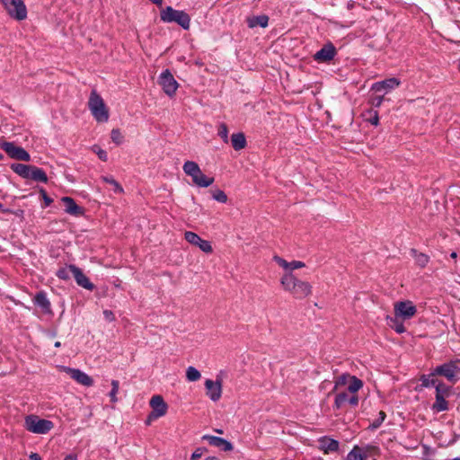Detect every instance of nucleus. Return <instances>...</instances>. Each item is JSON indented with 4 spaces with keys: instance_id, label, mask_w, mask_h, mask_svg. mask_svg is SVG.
Segmentation results:
<instances>
[{
    "instance_id": "obj_1",
    "label": "nucleus",
    "mask_w": 460,
    "mask_h": 460,
    "mask_svg": "<svg viewBox=\"0 0 460 460\" xmlns=\"http://www.w3.org/2000/svg\"><path fill=\"white\" fill-rule=\"evenodd\" d=\"M280 284L284 290L296 299L305 298L312 293L310 283L297 279L292 272L285 273L280 279Z\"/></svg>"
},
{
    "instance_id": "obj_2",
    "label": "nucleus",
    "mask_w": 460,
    "mask_h": 460,
    "mask_svg": "<svg viewBox=\"0 0 460 460\" xmlns=\"http://www.w3.org/2000/svg\"><path fill=\"white\" fill-rule=\"evenodd\" d=\"M182 170L186 175L191 178L193 184L199 188H207L214 182V178L206 176L196 162L186 161Z\"/></svg>"
},
{
    "instance_id": "obj_3",
    "label": "nucleus",
    "mask_w": 460,
    "mask_h": 460,
    "mask_svg": "<svg viewBox=\"0 0 460 460\" xmlns=\"http://www.w3.org/2000/svg\"><path fill=\"white\" fill-rule=\"evenodd\" d=\"M160 18L164 22H175L184 30L190 28V17L184 11L175 10L171 6H167L162 10Z\"/></svg>"
},
{
    "instance_id": "obj_4",
    "label": "nucleus",
    "mask_w": 460,
    "mask_h": 460,
    "mask_svg": "<svg viewBox=\"0 0 460 460\" xmlns=\"http://www.w3.org/2000/svg\"><path fill=\"white\" fill-rule=\"evenodd\" d=\"M88 106L92 115L98 122L108 121L109 111L102 98L96 93V91H92L89 97Z\"/></svg>"
},
{
    "instance_id": "obj_5",
    "label": "nucleus",
    "mask_w": 460,
    "mask_h": 460,
    "mask_svg": "<svg viewBox=\"0 0 460 460\" xmlns=\"http://www.w3.org/2000/svg\"><path fill=\"white\" fill-rule=\"evenodd\" d=\"M433 375L444 376L450 383L456 384L460 379V361L451 360L437 366L433 370Z\"/></svg>"
},
{
    "instance_id": "obj_6",
    "label": "nucleus",
    "mask_w": 460,
    "mask_h": 460,
    "mask_svg": "<svg viewBox=\"0 0 460 460\" xmlns=\"http://www.w3.org/2000/svg\"><path fill=\"white\" fill-rule=\"evenodd\" d=\"M25 429L35 434H47L54 424L49 420L40 419L37 415H28L24 420Z\"/></svg>"
},
{
    "instance_id": "obj_7",
    "label": "nucleus",
    "mask_w": 460,
    "mask_h": 460,
    "mask_svg": "<svg viewBox=\"0 0 460 460\" xmlns=\"http://www.w3.org/2000/svg\"><path fill=\"white\" fill-rule=\"evenodd\" d=\"M7 13L17 21L25 20L27 8L23 0H0Z\"/></svg>"
},
{
    "instance_id": "obj_8",
    "label": "nucleus",
    "mask_w": 460,
    "mask_h": 460,
    "mask_svg": "<svg viewBox=\"0 0 460 460\" xmlns=\"http://www.w3.org/2000/svg\"><path fill=\"white\" fill-rule=\"evenodd\" d=\"M158 83L168 96L174 95L179 87V84L168 69H165L161 73L158 78Z\"/></svg>"
},
{
    "instance_id": "obj_9",
    "label": "nucleus",
    "mask_w": 460,
    "mask_h": 460,
    "mask_svg": "<svg viewBox=\"0 0 460 460\" xmlns=\"http://www.w3.org/2000/svg\"><path fill=\"white\" fill-rule=\"evenodd\" d=\"M417 308L410 300L399 301L394 304V315L402 320H409L415 315Z\"/></svg>"
},
{
    "instance_id": "obj_10",
    "label": "nucleus",
    "mask_w": 460,
    "mask_h": 460,
    "mask_svg": "<svg viewBox=\"0 0 460 460\" xmlns=\"http://www.w3.org/2000/svg\"><path fill=\"white\" fill-rule=\"evenodd\" d=\"M0 146L7 153V155L13 158L23 162H29L31 160L30 154L22 147L15 146L12 142H3Z\"/></svg>"
},
{
    "instance_id": "obj_11",
    "label": "nucleus",
    "mask_w": 460,
    "mask_h": 460,
    "mask_svg": "<svg viewBox=\"0 0 460 460\" xmlns=\"http://www.w3.org/2000/svg\"><path fill=\"white\" fill-rule=\"evenodd\" d=\"M61 369L68 374L72 379L82 385L90 387L93 385V379L79 368L62 366Z\"/></svg>"
},
{
    "instance_id": "obj_12",
    "label": "nucleus",
    "mask_w": 460,
    "mask_h": 460,
    "mask_svg": "<svg viewBox=\"0 0 460 460\" xmlns=\"http://www.w3.org/2000/svg\"><path fill=\"white\" fill-rule=\"evenodd\" d=\"M150 406L153 411L149 416V419H157L166 414L167 404L161 395H154L150 400Z\"/></svg>"
},
{
    "instance_id": "obj_13",
    "label": "nucleus",
    "mask_w": 460,
    "mask_h": 460,
    "mask_svg": "<svg viewBox=\"0 0 460 460\" xmlns=\"http://www.w3.org/2000/svg\"><path fill=\"white\" fill-rule=\"evenodd\" d=\"M205 388L207 390V395L213 402H217L222 396V380L217 379L213 381L207 379L205 381Z\"/></svg>"
},
{
    "instance_id": "obj_14",
    "label": "nucleus",
    "mask_w": 460,
    "mask_h": 460,
    "mask_svg": "<svg viewBox=\"0 0 460 460\" xmlns=\"http://www.w3.org/2000/svg\"><path fill=\"white\" fill-rule=\"evenodd\" d=\"M184 237L188 243L198 246L202 252L206 253L212 252L211 243L207 240L201 239L196 233L187 231L184 234Z\"/></svg>"
},
{
    "instance_id": "obj_15",
    "label": "nucleus",
    "mask_w": 460,
    "mask_h": 460,
    "mask_svg": "<svg viewBox=\"0 0 460 460\" xmlns=\"http://www.w3.org/2000/svg\"><path fill=\"white\" fill-rule=\"evenodd\" d=\"M71 273L73 274L76 284L87 290H93L94 285L90 281L89 278L83 270L74 264H70Z\"/></svg>"
},
{
    "instance_id": "obj_16",
    "label": "nucleus",
    "mask_w": 460,
    "mask_h": 460,
    "mask_svg": "<svg viewBox=\"0 0 460 460\" xmlns=\"http://www.w3.org/2000/svg\"><path fill=\"white\" fill-rule=\"evenodd\" d=\"M347 403L356 407L358 404V396L357 394L349 395L347 392L340 393L335 396L334 407L336 409H341Z\"/></svg>"
},
{
    "instance_id": "obj_17",
    "label": "nucleus",
    "mask_w": 460,
    "mask_h": 460,
    "mask_svg": "<svg viewBox=\"0 0 460 460\" xmlns=\"http://www.w3.org/2000/svg\"><path fill=\"white\" fill-rule=\"evenodd\" d=\"M401 84V81L395 77H391L383 81H379L375 83L372 85V90L376 92H384L386 93L387 92L397 88Z\"/></svg>"
},
{
    "instance_id": "obj_18",
    "label": "nucleus",
    "mask_w": 460,
    "mask_h": 460,
    "mask_svg": "<svg viewBox=\"0 0 460 460\" xmlns=\"http://www.w3.org/2000/svg\"><path fill=\"white\" fill-rule=\"evenodd\" d=\"M335 55H336L335 47L332 43H329V44L324 45L320 50H318L314 54V58L318 62H329L332 59H333Z\"/></svg>"
},
{
    "instance_id": "obj_19",
    "label": "nucleus",
    "mask_w": 460,
    "mask_h": 460,
    "mask_svg": "<svg viewBox=\"0 0 460 460\" xmlns=\"http://www.w3.org/2000/svg\"><path fill=\"white\" fill-rule=\"evenodd\" d=\"M202 440H206L210 446L218 447L223 451H231L233 449L232 443L223 438L212 435H204L202 437Z\"/></svg>"
},
{
    "instance_id": "obj_20",
    "label": "nucleus",
    "mask_w": 460,
    "mask_h": 460,
    "mask_svg": "<svg viewBox=\"0 0 460 460\" xmlns=\"http://www.w3.org/2000/svg\"><path fill=\"white\" fill-rule=\"evenodd\" d=\"M318 442L319 449L322 450L324 454H329L339 450V441L334 438L323 436L318 439Z\"/></svg>"
},
{
    "instance_id": "obj_21",
    "label": "nucleus",
    "mask_w": 460,
    "mask_h": 460,
    "mask_svg": "<svg viewBox=\"0 0 460 460\" xmlns=\"http://www.w3.org/2000/svg\"><path fill=\"white\" fill-rule=\"evenodd\" d=\"M62 203L65 206V212L72 216H81L84 214V210L79 207L75 201L70 197H63L61 199Z\"/></svg>"
},
{
    "instance_id": "obj_22",
    "label": "nucleus",
    "mask_w": 460,
    "mask_h": 460,
    "mask_svg": "<svg viewBox=\"0 0 460 460\" xmlns=\"http://www.w3.org/2000/svg\"><path fill=\"white\" fill-rule=\"evenodd\" d=\"M34 304L45 314H51V304L44 291L38 292L33 299Z\"/></svg>"
},
{
    "instance_id": "obj_23",
    "label": "nucleus",
    "mask_w": 460,
    "mask_h": 460,
    "mask_svg": "<svg viewBox=\"0 0 460 460\" xmlns=\"http://www.w3.org/2000/svg\"><path fill=\"white\" fill-rule=\"evenodd\" d=\"M349 378V385H348V392L352 394H356V393L362 388L363 386V382L358 378L357 376H341L340 377V382L338 384H344L346 379Z\"/></svg>"
},
{
    "instance_id": "obj_24",
    "label": "nucleus",
    "mask_w": 460,
    "mask_h": 460,
    "mask_svg": "<svg viewBox=\"0 0 460 460\" xmlns=\"http://www.w3.org/2000/svg\"><path fill=\"white\" fill-rule=\"evenodd\" d=\"M273 260L284 270H289L291 272L294 270L304 268L305 265L303 261H292L290 262L287 261L283 258L279 256H274Z\"/></svg>"
},
{
    "instance_id": "obj_25",
    "label": "nucleus",
    "mask_w": 460,
    "mask_h": 460,
    "mask_svg": "<svg viewBox=\"0 0 460 460\" xmlns=\"http://www.w3.org/2000/svg\"><path fill=\"white\" fill-rule=\"evenodd\" d=\"M269 23V17L266 14H261L258 16L249 17L247 19V24L249 28H255L260 26L261 28H266Z\"/></svg>"
},
{
    "instance_id": "obj_26",
    "label": "nucleus",
    "mask_w": 460,
    "mask_h": 460,
    "mask_svg": "<svg viewBox=\"0 0 460 460\" xmlns=\"http://www.w3.org/2000/svg\"><path fill=\"white\" fill-rule=\"evenodd\" d=\"M29 179L33 180L37 182L46 183L48 181V176L45 171L41 168L31 166V171L29 174Z\"/></svg>"
},
{
    "instance_id": "obj_27",
    "label": "nucleus",
    "mask_w": 460,
    "mask_h": 460,
    "mask_svg": "<svg viewBox=\"0 0 460 460\" xmlns=\"http://www.w3.org/2000/svg\"><path fill=\"white\" fill-rule=\"evenodd\" d=\"M32 165L23 164H12L11 169L23 179H29L30 172L31 171Z\"/></svg>"
},
{
    "instance_id": "obj_28",
    "label": "nucleus",
    "mask_w": 460,
    "mask_h": 460,
    "mask_svg": "<svg viewBox=\"0 0 460 460\" xmlns=\"http://www.w3.org/2000/svg\"><path fill=\"white\" fill-rule=\"evenodd\" d=\"M232 146L234 150L238 151L245 147L246 138L243 133H234L231 136Z\"/></svg>"
},
{
    "instance_id": "obj_29",
    "label": "nucleus",
    "mask_w": 460,
    "mask_h": 460,
    "mask_svg": "<svg viewBox=\"0 0 460 460\" xmlns=\"http://www.w3.org/2000/svg\"><path fill=\"white\" fill-rule=\"evenodd\" d=\"M447 397L435 395V402L431 406L434 412H441L448 410V402L446 400Z\"/></svg>"
},
{
    "instance_id": "obj_30",
    "label": "nucleus",
    "mask_w": 460,
    "mask_h": 460,
    "mask_svg": "<svg viewBox=\"0 0 460 460\" xmlns=\"http://www.w3.org/2000/svg\"><path fill=\"white\" fill-rule=\"evenodd\" d=\"M411 254L414 258L415 262L420 268H424L429 261V257L422 252H419L416 249L411 250Z\"/></svg>"
},
{
    "instance_id": "obj_31",
    "label": "nucleus",
    "mask_w": 460,
    "mask_h": 460,
    "mask_svg": "<svg viewBox=\"0 0 460 460\" xmlns=\"http://www.w3.org/2000/svg\"><path fill=\"white\" fill-rule=\"evenodd\" d=\"M437 375H433V371L429 375H423L420 377L421 386L429 388L435 387L438 382V379L435 378Z\"/></svg>"
},
{
    "instance_id": "obj_32",
    "label": "nucleus",
    "mask_w": 460,
    "mask_h": 460,
    "mask_svg": "<svg viewBox=\"0 0 460 460\" xmlns=\"http://www.w3.org/2000/svg\"><path fill=\"white\" fill-rule=\"evenodd\" d=\"M436 394L438 396L449 397L451 394V386L447 385L445 383L438 381L435 386Z\"/></svg>"
},
{
    "instance_id": "obj_33",
    "label": "nucleus",
    "mask_w": 460,
    "mask_h": 460,
    "mask_svg": "<svg viewBox=\"0 0 460 460\" xmlns=\"http://www.w3.org/2000/svg\"><path fill=\"white\" fill-rule=\"evenodd\" d=\"M367 456L362 454L361 448L355 446L350 452L347 455L346 460H366Z\"/></svg>"
},
{
    "instance_id": "obj_34",
    "label": "nucleus",
    "mask_w": 460,
    "mask_h": 460,
    "mask_svg": "<svg viewBox=\"0 0 460 460\" xmlns=\"http://www.w3.org/2000/svg\"><path fill=\"white\" fill-rule=\"evenodd\" d=\"M102 180L104 182L111 184V186H112V190H113V191L115 193H122L124 191V190L121 187V185L113 177H111V176H102Z\"/></svg>"
},
{
    "instance_id": "obj_35",
    "label": "nucleus",
    "mask_w": 460,
    "mask_h": 460,
    "mask_svg": "<svg viewBox=\"0 0 460 460\" xmlns=\"http://www.w3.org/2000/svg\"><path fill=\"white\" fill-rule=\"evenodd\" d=\"M401 318L394 317L389 318L390 326L397 332V333H403L405 332V327L402 323V322L400 321Z\"/></svg>"
},
{
    "instance_id": "obj_36",
    "label": "nucleus",
    "mask_w": 460,
    "mask_h": 460,
    "mask_svg": "<svg viewBox=\"0 0 460 460\" xmlns=\"http://www.w3.org/2000/svg\"><path fill=\"white\" fill-rule=\"evenodd\" d=\"M201 377L200 372L194 367H189L186 369V378L190 382H195Z\"/></svg>"
},
{
    "instance_id": "obj_37",
    "label": "nucleus",
    "mask_w": 460,
    "mask_h": 460,
    "mask_svg": "<svg viewBox=\"0 0 460 460\" xmlns=\"http://www.w3.org/2000/svg\"><path fill=\"white\" fill-rule=\"evenodd\" d=\"M385 418H386L385 412L383 411H380L378 413V417L373 420V422L369 425L368 429H370L372 430L378 429L382 425V423L384 422Z\"/></svg>"
},
{
    "instance_id": "obj_38",
    "label": "nucleus",
    "mask_w": 460,
    "mask_h": 460,
    "mask_svg": "<svg viewBox=\"0 0 460 460\" xmlns=\"http://www.w3.org/2000/svg\"><path fill=\"white\" fill-rule=\"evenodd\" d=\"M70 274H72L70 265L60 268L56 273L57 277L62 280H68L70 279Z\"/></svg>"
},
{
    "instance_id": "obj_39",
    "label": "nucleus",
    "mask_w": 460,
    "mask_h": 460,
    "mask_svg": "<svg viewBox=\"0 0 460 460\" xmlns=\"http://www.w3.org/2000/svg\"><path fill=\"white\" fill-rule=\"evenodd\" d=\"M119 383L118 380H112L111 381V390L109 394V396L111 398V402H116L118 401L117 394L119 392Z\"/></svg>"
},
{
    "instance_id": "obj_40",
    "label": "nucleus",
    "mask_w": 460,
    "mask_h": 460,
    "mask_svg": "<svg viewBox=\"0 0 460 460\" xmlns=\"http://www.w3.org/2000/svg\"><path fill=\"white\" fill-rule=\"evenodd\" d=\"M212 198L220 203H226L227 201L226 194L221 190L212 191Z\"/></svg>"
},
{
    "instance_id": "obj_41",
    "label": "nucleus",
    "mask_w": 460,
    "mask_h": 460,
    "mask_svg": "<svg viewBox=\"0 0 460 460\" xmlns=\"http://www.w3.org/2000/svg\"><path fill=\"white\" fill-rule=\"evenodd\" d=\"M217 134L225 143H228V128L225 123L219 125Z\"/></svg>"
},
{
    "instance_id": "obj_42",
    "label": "nucleus",
    "mask_w": 460,
    "mask_h": 460,
    "mask_svg": "<svg viewBox=\"0 0 460 460\" xmlns=\"http://www.w3.org/2000/svg\"><path fill=\"white\" fill-rule=\"evenodd\" d=\"M111 137L114 143L119 145L122 143L123 137L120 134V131L117 128L111 130Z\"/></svg>"
},
{
    "instance_id": "obj_43",
    "label": "nucleus",
    "mask_w": 460,
    "mask_h": 460,
    "mask_svg": "<svg viewBox=\"0 0 460 460\" xmlns=\"http://www.w3.org/2000/svg\"><path fill=\"white\" fill-rule=\"evenodd\" d=\"M42 198H43V200H44V207H49L52 202H53V199L51 198H49L48 195H47V192L45 191V190L41 189L40 190Z\"/></svg>"
},
{
    "instance_id": "obj_44",
    "label": "nucleus",
    "mask_w": 460,
    "mask_h": 460,
    "mask_svg": "<svg viewBox=\"0 0 460 460\" xmlns=\"http://www.w3.org/2000/svg\"><path fill=\"white\" fill-rule=\"evenodd\" d=\"M103 315H104L105 319L109 322H113L115 320L114 314L111 310H104Z\"/></svg>"
},
{
    "instance_id": "obj_45",
    "label": "nucleus",
    "mask_w": 460,
    "mask_h": 460,
    "mask_svg": "<svg viewBox=\"0 0 460 460\" xmlns=\"http://www.w3.org/2000/svg\"><path fill=\"white\" fill-rule=\"evenodd\" d=\"M203 451L201 448H197L191 455L190 459L191 460H198L202 456Z\"/></svg>"
},
{
    "instance_id": "obj_46",
    "label": "nucleus",
    "mask_w": 460,
    "mask_h": 460,
    "mask_svg": "<svg viewBox=\"0 0 460 460\" xmlns=\"http://www.w3.org/2000/svg\"><path fill=\"white\" fill-rule=\"evenodd\" d=\"M369 122L374 125V126H377L378 123H379V117H378V113L376 111L374 112V115L373 117L369 118Z\"/></svg>"
},
{
    "instance_id": "obj_47",
    "label": "nucleus",
    "mask_w": 460,
    "mask_h": 460,
    "mask_svg": "<svg viewBox=\"0 0 460 460\" xmlns=\"http://www.w3.org/2000/svg\"><path fill=\"white\" fill-rule=\"evenodd\" d=\"M97 155L102 161H107L108 159L107 152L102 149L98 150Z\"/></svg>"
},
{
    "instance_id": "obj_48",
    "label": "nucleus",
    "mask_w": 460,
    "mask_h": 460,
    "mask_svg": "<svg viewBox=\"0 0 460 460\" xmlns=\"http://www.w3.org/2000/svg\"><path fill=\"white\" fill-rule=\"evenodd\" d=\"M384 100V96H377L373 100V105L376 107H379Z\"/></svg>"
},
{
    "instance_id": "obj_49",
    "label": "nucleus",
    "mask_w": 460,
    "mask_h": 460,
    "mask_svg": "<svg viewBox=\"0 0 460 460\" xmlns=\"http://www.w3.org/2000/svg\"><path fill=\"white\" fill-rule=\"evenodd\" d=\"M29 457L30 460H41V457L37 453H31Z\"/></svg>"
},
{
    "instance_id": "obj_50",
    "label": "nucleus",
    "mask_w": 460,
    "mask_h": 460,
    "mask_svg": "<svg viewBox=\"0 0 460 460\" xmlns=\"http://www.w3.org/2000/svg\"><path fill=\"white\" fill-rule=\"evenodd\" d=\"M64 460H77V455L75 454H69L67 455Z\"/></svg>"
},
{
    "instance_id": "obj_51",
    "label": "nucleus",
    "mask_w": 460,
    "mask_h": 460,
    "mask_svg": "<svg viewBox=\"0 0 460 460\" xmlns=\"http://www.w3.org/2000/svg\"><path fill=\"white\" fill-rule=\"evenodd\" d=\"M0 211H1V212H3V213H4V214H7V213H11V212H12V210H11V209H9V208H4L2 203H0Z\"/></svg>"
},
{
    "instance_id": "obj_52",
    "label": "nucleus",
    "mask_w": 460,
    "mask_h": 460,
    "mask_svg": "<svg viewBox=\"0 0 460 460\" xmlns=\"http://www.w3.org/2000/svg\"><path fill=\"white\" fill-rule=\"evenodd\" d=\"M152 3L157 4V5H161L162 3H163V0H150Z\"/></svg>"
},
{
    "instance_id": "obj_53",
    "label": "nucleus",
    "mask_w": 460,
    "mask_h": 460,
    "mask_svg": "<svg viewBox=\"0 0 460 460\" xmlns=\"http://www.w3.org/2000/svg\"><path fill=\"white\" fill-rule=\"evenodd\" d=\"M450 257H451L452 259H456V257H457V253H456V252H451V253H450Z\"/></svg>"
},
{
    "instance_id": "obj_54",
    "label": "nucleus",
    "mask_w": 460,
    "mask_h": 460,
    "mask_svg": "<svg viewBox=\"0 0 460 460\" xmlns=\"http://www.w3.org/2000/svg\"><path fill=\"white\" fill-rule=\"evenodd\" d=\"M54 346H55L56 348H59V347L61 346L60 341H56V342H55V344H54Z\"/></svg>"
},
{
    "instance_id": "obj_55",
    "label": "nucleus",
    "mask_w": 460,
    "mask_h": 460,
    "mask_svg": "<svg viewBox=\"0 0 460 460\" xmlns=\"http://www.w3.org/2000/svg\"><path fill=\"white\" fill-rule=\"evenodd\" d=\"M206 460H219V459L217 457H208V458H206Z\"/></svg>"
},
{
    "instance_id": "obj_56",
    "label": "nucleus",
    "mask_w": 460,
    "mask_h": 460,
    "mask_svg": "<svg viewBox=\"0 0 460 460\" xmlns=\"http://www.w3.org/2000/svg\"><path fill=\"white\" fill-rule=\"evenodd\" d=\"M217 433H223V431L221 429H217Z\"/></svg>"
},
{
    "instance_id": "obj_57",
    "label": "nucleus",
    "mask_w": 460,
    "mask_h": 460,
    "mask_svg": "<svg viewBox=\"0 0 460 460\" xmlns=\"http://www.w3.org/2000/svg\"><path fill=\"white\" fill-rule=\"evenodd\" d=\"M452 460H460V457H456V458H454Z\"/></svg>"
},
{
    "instance_id": "obj_58",
    "label": "nucleus",
    "mask_w": 460,
    "mask_h": 460,
    "mask_svg": "<svg viewBox=\"0 0 460 460\" xmlns=\"http://www.w3.org/2000/svg\"><path fill=\"white\" fill-rule=\"evenodd\" d=\"M2 158H3V155H2V154H0V160H1Z\"/></svg>"
},
{
    "instance_id": "obj_59",
    "label": "nucleus",
    "mask_w": 460,
    "mask_h": 460,
    "mask_svg": "<svg viewBox=\"0 0 460 460\" xmlns=\"http://www.w3.org/2000/svg\"><path fill=\"white\" fill-rule=\"evenodd\" d=\"M206 460V459H205Z\"/></svg>"
}]
</instances>
